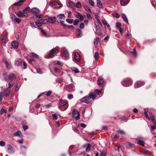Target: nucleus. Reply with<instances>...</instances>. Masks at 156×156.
<instances>
[{
  "label": "nucleus",
  "instance_id": "1",
  "mask_svg": "<svg viewBox=\"0 0 156 156\" xmlns=\"http://www.w3.org/2000/svg\"><path fill=\"white\" fill-rule=\"evenodd\" d=\"M58 49L55 48H53L51 49L48 53L47 56L49 57H46V58H51L56 55L58 53Z\"/></svg>",
  "mask_w": 156,
  "mask_h": 156
},
{
  "label": "nucleus",
  "instance_id": "2",
  "mask_svg": "<svg viewBox=\"0 0 156 156\" xmlns=\"http://www.w3.org/2000/svg\"><path fill=\"white\" fill-rule=\"evenodd\" d=\"M59 105L61 106H66V109L69 106V103L66 100L60 99L59 101Z\"/></svg>",
  "mask_w": 156,
  "mask_h": 156
},
{
  "label": "nucleus",
  "instance_id": "3",
  "mask_svg": "<svg viewBox=\"0 0 156 156\" xmlns=\"http://www.w3.org/2000/svg\"><path fill=\"white\" fill-rule=\"evenodd\" d=\"M122 84L123 85L126 87L129 86L132 84V80L130 79L127 78L124 80L122 82Z\"/></svg>",
  "mask_w": 156,
  "mask_h": 156
},
{
  "label": "nucleus",
  "instance_id": "4",
  "mask_svg": "<svg viewBox=\"0 0 156 156\" xmlns=\"http://www.w3.org/2000/svg\"><path fill=\"white\" fill-rule=\"evenodd\" d=\"M95 25L97 32L96 34L101 36L102 35V31L101 29L100 26L96 25V23H95Z\"/></svg>",
  "mask_w": 156,
  "mask_h": 156
},
{
  "label": "nucleus",
  "instance_id": "5",
  "mask_svg": "<svg viewBox=\"0 0 156 156\" xmlns=\"http://www.w3.org/2000/svg\"><path fill=\"white\" fill-rule=\"evenodd\" d=\"M81 102H83L87 103H89L90 100L89 99V98L88 97H85L84 98H82L80 99Z\"/></svg>",
  "mask_w": 156,
  "mask_h": 156
},
{
  "label": "nucleus",
  "instance_id": "6",
  "mask_svg": "<svg viewBox=\"0 0 156 156\" xmlns=\"http://www.w3.org/2000/svg\"><path fill=\"white\" fill-rule=\"evenodd\" d=\"M144 83L141 81H138L135 84V87L137 88L140 87L144 84Z\"/></svg>",
  "mask_w": 156,
  "mask_h": 156
},
{
  "label": "nucleus",
  "instance_id": "7",
  "mask_svg": "<svg viewBox=\"0 0 156 156\" xmlns=\"http://www.w3.org/2000/svg\"><path fill=\"white\" fill-rule=\"evenodd\" d=\"M6 147L8 152L9 153H13L14 152V150L11 145H8L6 146Z\"/></svg>",
  "mask_w": 156,
  "mask_h": 156
},
{
  "label": "nucleus",
  "instance_id": "8",
  "mask_svg": "<svg viewBox=\"0 0 156 156\" xmlns=\"http://www.w3.org/2000/svg\"><path fill=\"white\" fill-rule=\"evenodd\" d=\"M57 18L60 21L65 19V16L63 14H60L57 16Z\"/></svg>",
  "mask_w": 156,
  "mask_h": 156
},
{
  "label": "nucleus",
  "instance_id": "9",
  "mask_svg": "<svg viewBox=\"0 0 156 156\" xmlns=\"http://www.w3.org/2000/svg\"><path fill=\"white\" fill-rule=\"evenodd\" d=\"M16 15L19 17H26L27 15L25 14L23 12H21L20 11H18L16 13Z\"/></svg>",
  "mask_w": 156,
  "mask_h": 156
},
{
  "label": "nucleus",
  "instance_id": "10",
  "mask_svg": "<svg viewBox=\"0 0 156 156\" xmlns=\"http://www.w3.org/2000/svg\"><path fill=\"white\" fill-rule=\"evenodd\" d=\"M21 60L20 58H18L16 59L15 62V65L17 66H20L21 64Z\"/></svg>",
  "mask_w": 156,
  "mask_h": 156
},
{
  "label": "nucleus",
  "instance_id": "11",
  "mask_svg": "<svg viewBox=\"0 0 156 156\" xmlns=\"http://www.w3.org/2000/svg\"><path fill=\"white\" fill-rule=\"evenodd\" d=\"M66 90L68 92H72L74 90V87L71 85H69L66 86Z\"/></svg>",
  "mask_w": 156,
  "mask_h": 156
},
{
  "label": "nucleus",
  "instance_id": "12",
  "mask_svg": "<svg viewBox=\"0 0 156 156\" xmlns=\"http://www.w3.org/2000/svg\"><path fill=\"white\" fill-rule=\"evenodd\" d=\"M74 58L75 60L78 62L80 60V56L78 53H75L74 54Z\"/></svg>",
  "mask_w": 156,
  "mask_h": 156
},
{
  "label": "nucleus",
  "instance_id": "13",
  "mask_svg": "<svg viewBox=\"0 0 156 156\" xmlns=\"http://www.w3.org/2000/svg\"><path fill=\"white\" fill-rule=\"evenodd\" d=\"M126 147L128 148H132L135 147V146L134 144H131L129 142L126 143Z\"/></svg>",
  "mask_w": 156,
  "mask_h": 156
},
{
  "label": "nucleus",
  "instance_id": "14",
  "mask_svg": "<svg viewBox=\"0 0 156 156\" xmlns=\"http://www.w3.org/2000/svg\"><path fill=\"white\" fill-rule=\"evenodd\" d=\"M16 78V76L13 73H11L9 74L8 79L12 81L14 79Z\"/></svg>",
  "mask_w": 156,
  "mask_h": 156
},
{
  "label": "nucleus",
  "instance_id": "15",
  "mask_svg": "<svg viewBox=\"0 0 156 156\" xmlns=\"http://www.w3.org/2000/svg\"><path fill=\"white\" fill-rule=\"evenodd\" d=\"M11 45L13 48H17L18 47V42L16 41H13L11 43Z\"/></svg>",
  "mask_w": 156,
  "mask_h": 156
},
{
  "label": "nucleus",
  "instance_id": "16",
  "mask_svg": "<svg viewBox=\"0 0 156 156\" xmlns=\"http://www.w3.org/2000/svg\"><path fill=\"white\" fill-rule=\"evenodd\" d=\"M62 56L66 58H67L69 56V54L67 50H64L63 51L62 54Z\"/></svg>",
  "mask_w": 156,
  "mask_h": 156
},
{
  "label": "nucleus",
  "instance_id": "17",
  "mask_svg": "<svg viewBox=\"0 0 156 156\" xmlns=\"http://www.w3.org/2000/svg\"><path fill=\"white\" fill-rule=\"evenodd\" d=\"M13 21L17 23H19L21 21V20L20 19L17 18L15 16H14L13 17H12Z\"/></svg>",
  "mask_w": 156,
  "mask_h": 156
},
{
  "label": "nucleus",
  "instance_id": "18",
  "mask_svg": "<svg viewBox=\"0 0 156 156\" xmlns=\"http://www.w3.org/2000/svg\"><path fill=\"white\" fill-rule=\"evenodd\" d=\"M98 83L99 86H101L104 84L105 82L103 78H101L98 80Z\"/></svg>",
  "mask_w": 156,
  "mask_h": 156
},
{
  "label": "nucleus",
  "instance_id": "19",
  "mask_svg": "<svg viewBox=\"0 0 156 156\" xmlns=\"http://www.w3.org/2000/svg\"><path fill=\"white\" fill-rule=\"evenodd\" d=\"M97 97V95L95 94L94 93H91L90 94L89 96L88 97L89 98V99L90 100L91 98L92 99H94Z\"/></svg>",
  "mask_w": 156,
  "mask_h": 156
},
{
  "label": "nucleus",
  "instance_id": "20",
  "mask_svg": "<svg viewBox=\"0 0 156 156\" xmlns=\"http://www.w3.org/2000/svg\"><path fill=\"white\" fill-rule=\"evenodd\" d=\"M31 10L33 13L35 14H37L40 12L39 10L37 8H33Z\"/></svg>",
  "mask_w": 156,
  "mask_h": 156
},
{
  "label": "nucleus",
  "instance_id": "21",
  "mask_svg": "<svg viewBox=\"0 0 156 156\" xmlns=\"http://www.w3.org/2000/svg\"><path fill=\"white\" fill-rule=\"evenodd\" d=\"M129 0H121L120 1L121 5L124 6L127 4Z\"/></svg>",
  "mask_w": 156,
  "mask_h": 156
},
{
  "label": "nucleus",
  "instance_id": "22",
  "mask_svg": "<svg viewBox=\"0 0 156 156\" xmlns=\"http://www.w3.org/2000/svg\"><path fill=\"white\" fill-rule=\"evenodd\" d=\"M13 135L15 136H17L21 137L22 136V134L21 133L20 131H18L14 133Z\"/></svg>",
  "mask_w": 156,
  "mask_h": 156
},
{
  "label": "nucleus",
  "instance_id": "23",
  "mask_svg": "<svg viewBox=\"0 0 156 156\" xmlns=\"http://www.w3.org/2000/svg\"><path fill=\"white\" fill-rule=\"evenodd\" d=\"M100 40L99 38L97 37H96L94 39V42L96 47H97L98 42L100 41Z\"/></svg>",
  "mask_w": 156,
  "mask_h": 156
},
{
  "label": "nucleus",
  "instance_id": "24",
  "mask_svg": "<svg viewBox=\"0 0 156 156\" xmlns=\"http://www.w3.org/2000/svg\"><path fill=\"white\" fill-rule=\"evenodd\" d=\"M3 61L5 63L7 69H9L11 67V66L8 62L5 59H3Z\"/></svg>",
  "mask_w": 156,
  "mask_h": 156
},
{
  "label": "nucleus",
  "instance_id": "25",
  "mask_svg": "<svg viewBox=\"0 0 156 156\" xmlns=\"http://www.w3.org/2000/svg\"><path fill=\"white\" fill-rule=\"evenodd\" d=\"M52 5L55 8H59L60 7V5L57 2H53L52 3Z\"/></svg>",
  "mask_w": 156,
  "mask_h": 156
},
{
  "label": "nucleus",
  "instance_id": "26",
  "mask_svg": "<svg viewBox=\"0 0 156 156\" xmlns=\"http://www.w3.org/2000/svg\"><path fill=\"white\" fill-rule=\"evenodd\" d=\"M55 17H49L48 19V21L50 23H53L55 20Z\"/></svg>",
  "mask_w": 156,
  "mask_h": 156
},
{
  "label": "nucleus",
  "instance_id": "27",
  "mask_svg": "<svg viewBox=\"0 0 156 156\" xmlns=\"http://www.w3.org/2000/svg\"><path fill=\"white\" fill-rule=\"evenodd\" d=\"M10 92V91L9 90H5L3 93L4 96L5 97L8 96L9 95Z\"/></svg>",
  "mask_w": 156,
  "mask_h": 156
},
{
  "label": "nucleus",
  "instance_id": "28",
  "mask_svg": "<svg viewBox=\"0 0 156 156\" xmlns=\"http://www.w3.org/2000/svg\"><path fill=\"white\" fill-rule=\"evenodd\" d=\"M122 17L123 20L127 23H128V20L126 17V16L124 13H122Z\"/></svg>",
  "mask_w": 156,
  "mask_h": 156
},
{
  "label": "nucleus",
  "instance_id": "29",
  "mask_svg": "<svg viewBox=\"0 0 156 156\" xmlns=\"http://www.w3.org/2000/svg\"><path fill=\"white\" fill-rule=\"evenodd\" d=\"M71 69L73 72H74L75 73H79L80 72L78 69L75 67H72L71 68Z\"/></svg>",
  "mask_w": 156,
  "mask_h": 156
},
{
  "label": "nucleus",
  "instance_id": "30",
  "mask_svg": "<svg viewBox=\"0 0 156 156\" xmlns=\"http://www.w3.org/2000/svg\"><path fill=\"white\" fill-rule=\"evenodd\" d=\"M97 6L100 8L102 7V4L101 1L99 0H97Z\"/></svg>",
  "mask_w": 156,
  "mask_h": 156
},
{
  "label": "nucleus",
  "instance_id": "31",
  "mask_svg": "<svg viewBox=\"0 0 156 156\" xmlns=\"http://www.w3.org/2000/svg\"><path fill=\"white\" fill-rule=\"evenodd\" d=\"M67 4L68 6H72L73 5V2L69 0H67Z\"/></svg>",
  "mask_w": 156,
  "mask_h": 156
},
{
  "label": "nucleus",
  "instance_id": "32",
  "mask_svg": "<svg viewBox=\"0 0 156 156\" xmlns=\"http://www.w3.org/2000/svg\"><path fill=\"white\" fill-rule=\"evenodd\" d=\"M24 0H21L17 3H15V5L20 6L24 2Z\"/></svg>",
  "mask_w": 156,
  "mask_h": 156
},
{
  "label": "nucleus",
  "instance_id": "33",
  "mask_svg": "<svg viewBox=\"0 0 156 156\" xmlns=\"http://www.w3.org/2000/svg\"><path fill=\"white\" fill-rule=\"evenodd\" d=\"M39 20L40 21V22L41 24L42 23L43 24H47L48 23V21L47 20L43 19H41Z\"/></svg>",
  "mask_w": 156,
  "mask_h": 156
},
{
  "label": "nucleus",
  "instance_id": "34",
  "mask_svg": "<svg viewBox=\"0 0 156 156\" xmlns=\"http://www.w3.org/2000/svg\"><path fill=\"white\" fill-rule=\"evenodd\" d=\"M79 114V112L76 110H74L73 112V117H76Z\"/></svg>",
  "mask_w": 156,
  "mask_h": 156
},
{
  "label": "nucleus",
  "instance_id": "35",
  "mask_svg": "<svg viewBox=\"0 0 156 156\" xmlns=\"http://www.w3.org/2000/svg\"><path fill=\"white\" fill-rule=\"evenodd\" d=\"M36 25L38 27H39L41 26V23L39 20H37V22H35Z\"/></svg>",
  "mask_w": 156,
  "mask_h": 156
},
{
  "label": "nucleus",
  "instance_id": "36",
  "mask_svg": "<svg viewBox=\"0 0 156 156\" xmlns=\"http://www.w3.org/2000/svg\"><path fill=\"white\" fill-rule=\"evenodd\" d=\"M112 16L116 18H119L120 17L119 15L117 13H113L112 14Z\"/></svg>",
  "mask_w": 156,
  "mask_h": 156
},
{
  "label": "nucleus",
  "instance_id": "37",
  "mask_svg": "<svg viewBox=\"0 0 156 156\" xmlns=\"http://www.w3.org/2000/svg\"><path fill=\"white\" fill-rule=\"evenodd\" d=\"M102 22L104 25H106L107 26L108 29H110V27L108 24L107 21L105 20H103L102 21Z\"/></svg>",
  "mask_w": 156,
  "mask_h": 156
},
{
  "label": "nucleus",
  "instance_id": "38",
  "mask_svg": "<svg viewBox=\"0 0 156 156\" xmlns=\"http://www.w3.org/2000/svg\"><path fill=\"white\" fill-rule=\"evenodd\" d=\"M6 39V36H3L1 38V41L2 43L4 44L5 42Z\"/></svg>",
  "mask_w": 156,
  "mask_h": 156
},
{
  "label": "nucleus",
  "instance_id": "39",
  "mask_svg": "<svg viewBox=\"0 0 156 156\" xmlns=\"http://www.w3.org/2000/svg\"><path fill=\"white\" fill-rule=\"evenodd\" d=\"M7 112L6 110L4 108H2L0 110V114L2 115L4 113H6Z\"/></svg>",
  "mask_w": 156,
  "mask_h": 156
},
{
  "label": "nucleus",
  "instance_id": "40",
  "mask_svg": "<svg viewBox=\"0 0 156 156\" xmlns=\"http://www.w3.org/2000/svg\"><path fill=\"white\" fill-rule=\"evenodd\" d=\"M30 56L36 58L38 57V55H37L34 53H31L30 54Z\"/></svg>",
  "mask_w": 156,
  "mask_h": 156
},
{
  "label": "nucleus",
  "instance_id": "41",
  "mask_svg": "<svg viewBox=\"0 0 156 156\" xmlns=\"http://www.w3.org/2000/svg\"><path fill=\"white\" fill-rule=\"evenodd\" d=\"M142 152L144 154H148L151 153V152L147 150H144L142 151Z\"/></svg>",
  "mask_w": 156,
  "mask_h": 156
},
{
  "label": "nucleus",
  "instance_id": "42",
  "mask_svg": "<svg viewBox=\"0 0 156 156\" xmlns=\"http://www.w3.org/2000/svg\"><path fill=\"white\" fill-rule=\"evenodd\" d=\"M78 16L77 17L79 19H80L81 20H83V16L81 14L78 13Z\"/></svg>",
  "mask_w": 156,
  "mask_h": 156
},
{
  "label": "nucleus",
  "instance_id": "43",
  "mask_svg": "<svg viewBox=\"0 0 156 156\" xmlns=\"http://www.w3.org/2000/svg\"><path fill=\"white\" fill-rule=\"evenodd\" d=\"M30 10V9L29 7H27L26 9L23 10V12H24L27 13Z\"/></svg>",
  "mask_w": 156,
  "mask_h": 156
},
{
  "label": "nucleus",
  "instance_id": "44",
  "mask_svg": "<svg viewBox=\"0 0 156 156\" xmlns=\"http://www.w3.org/2000/svg\"><path fill=\"white\" fill-rule=\"evenodd\" d=\"M38 29L40 32H42L44 34V36L46 37H48L49 36L47 35V34L44 33V32L43 31V29L42 28H39Z\"/></svg>",
  "mask_w": 156,
  "mask_h": 156
},
{
  "label": "nucleus",
  "instance_id": "45",
  "mask_svg": "<svg viewBox=\"0 0 156 156\" xmlns=\"http://www.w3.org/2000/svg\"><path fill=\"white\" fill-rule=\"evenodd\" d=\"M132 54L135 57H136L137 56L135 48H134L133 49V51L132 52Z\"/></svg>",
  "mask_w": 156,
  "mask_h": 156
},
{
  "label": "nucleus",
  "instance_id": "46",
  "mask_svg": "<svg viewBox=\"0 0 156 156\" xmlns=\"http://www.w3.org/2000/svg\"><path fill=\"white\" fill-rule=\"evenodd\" d=\"M150 118L154 125H155V124H156V122L155 121V118L154 117L153 115H151L150 116Z\"/></svg>",
  "mask_w": 156,
  "mask_h": 156
},
{
  "label": "nucleus",
  "instance_id": "47",
  "mask_svg": "<svg viewBox=\"0 0 156 156\" xmlns=\"http://www.w3.org/2000/svg\"><path fill=\"white\" fill-rule=\"evenodd\" d=\"M137 144L140 145L142 146H144V140H140L138 141L137 142Z\"/></svg>",
  "mask_w": 156,
  "mask_h": 156
},
{
  "label": "nucleus",
  "instance_id": "48",
  "mask_svg": "<svg viewBox=\"0 0 156 156\" xmlns=\"http://www.w3.org/2000/svg\"><path fill=\"white\" fill-rule=\"evenodd\" d=\"M94 58L95 60H97L99 58V54L98 52H96L95 53Z\"/></svg>",
  "mask_w": 156,
  "mask_h": 156
},
{
  "label": "nucleus",
  "instance_id": "49",
  "mask_svg": "<svg viewBox=\"0 0 156 156\" xmlns=\"http://www.w3.org/2000/svg\"><path fill=\"white\" fill-rule=\"evenodd\" d=\"M81 6V3L80 2H78L76 3L75 6L77 8H80Z\"/></svg>",
  "mask_w": 156,
  "mask_h": 156
},
{
  "label": "nucleus",
  "instance_id": "50",
  "mask_svg": "<svg viewBox=\"0 0 156 156\" xmlns=\"http://www.w3.org/2000/svg\"><path fill=\"white\" fill-rule=\"evenodd\" d=\"M117 132L118 133H119V134H126V133H125V132L122 130H118L117 131Z\"/></svg>",
  "mask_w": 156,
  "mask_h": 156
},
{
  "label": "nucleus",
  "instance_id": "51",
  "mask_svg": "<svg viewBox=\"0 0 156 156\" xmlns=\"http://www.w3.org/2000/svg\"><path fill=\"white\" fill-rule=\"evenodd\" d=\"M76 31L78 33L80 37L82 36V33L80 29H78Z\"/></svg>",
  "mask_w": 156,
  "mask_h": 156
},
{
  "label": "nucleus",
  "instance_id": "52",
  "mask_svg": "<svg viewBox=\"0 0 156 156\" xmlns=\"http://www.w3.org/2000/svg\"><path fill=\"white\" fill-rule=\"evenodd\" d=\"M85 9L87 12H91V10L90 8L88 6H85L84 7Z\"/></svg>",
  "mask_w": 156,
  "mask_h": 156
},
{
  "label": "nucleus",
  "instance_id": "53",
  "mask_svg": "<svg viewBox=\"0 0 156 156\" xmlns=\"http://www.w3.org/2000/svg\"><path fill=\"white\" fill-rule=\"evenodd\" d=\"M91 146V145L90 144H88L87 145V148L86 149V151L87 152H88L90 150V147Z\"/></svg>",
  "mask_w": 156,
  "mask_h": 156
},
{
  "label": "nucleus",
  "instance_id": "54",
  "mask_svg": "<svg viewBox=\"0 0 156 156\" xmlns=\"http://www.w3.org/2000/svg\"><path fill=\"white\" fill-rule=\"evenodd\" d=\"M101 90H98V89H95L94 90V93H95L97 94H100L101 93Z\"/></svg>",
  "mask_w": 156,
  "mask_h": 156
},
{
  "label": "nucleus",
  "instance_id": "55",
  "mask_svg": "<svg viewBox=\"0 0 156 156\" xmlns=\"http://www.w3.org/2000/svg\"><path fill=\"white\" fill-rule=\"evenodd\" d=\"M14 83L11 81L9 82L8 83V88H10L13 85Z\"/></svg>",
  "mask_w": 156,
  "mask_h": 156
},
{
  "label": "nucleus",
  "instance_id": "56",
  "mask_svg": "<svg viewBox=\"0 0 156 156\" xmlns=\"http://www.w3.org/2000/svg\"><path fill=\"white\" fill-rule=\"evenodd\" d=\"M53 118L54 119L57 120L58 118L57 115L56 114H53L52 115Z\"/></svg>",
  "mask_w": 156,
  "mask_h": 156
},
{
  "label": "nucleus",
  "instance_id": "57",
  "mask_svg": "<svg viewBox=\"0 0 156 156\" xmlns=\"http://www.w3.org/2000/svg\"><path fill=\"white\" fill-rule=\"evenodd\" d=\"M79 21L78 19H76L74 21L73 23V24L75 25H77L78 23L79 22Z\"/></svg>",
  "mask_w": 156,
  "mask_h": 156
},
{
  "label": "nucleus",
  "instance_id": "58",
  "mask_svg": "<svg viewBox=\"0 0 156 156\" xmlns=\"http://www.w3.org/2000/svg\"><path fill=\"white\" fill-rule=\"evenodd\" d=\"M66 21L69 23H71L73 22V20L72 19H66Z\"/></svg>",
  "mask_w": 156,
  "mask_h": 156
},
{
  "label": "nucleus",
  "instance_id": "59",
  "mask_svg": "<svg viewBox=\"0 0 156 156\" xmlns=\"http://www.w3.org/2000/svg\"><path fill=\"white\" fill-rule=\"evenodd\" d=\"M151 130L153 131L155 128H156V124L154 125H152L151 126Z\"/></svg>",
  "mask_w": 156,
  "mask_h": 156
},
{
  "label": "nucleus",
  "instance_id": "60",
  "mask_svg": "<svg viewBox=\"0 0 156 156\" xmlns=\"http://www.w3.org/2000/svg\"><path fill=\"white\" fill-rule=\"evenodd\" d=\"M73 95L72 94H69L68 95L67 98L68 99H72L73 98Z\"/></svg>",
  "mask_w": 156,
  "mask_h": 156
},
{
  "label": "nucleus",
  "instance_id": "61",
  "mask_svg": "<svg viewBox=\"0 0 156 156\" xmlns=\"http://www.w3.org/2000/svg\"><path fill=\"white\" fill-rule=\"evenodd\" d=\"M89 2L90 4L92 6H93L94 5V3L92 0H89Z\"/></svg>",
  "mask_w": 156,
  "mask_h": 156
},
{
  "label": "nucleus",
  "instance_id": "62",
  "mask_svg": "<svg viewBox=\"0 0 156 156\" xmlns=\"http://www.w3.org/2000/svg\"><path fill=\"white\" fill-rule=\"evenodd\" d=\"M5 145V142L1 141H0V146L3 147Z\"/></svg>",
  "mask_w": 156,
  "mask_h": 156
},
{
  "label": "nucleus",
  "instance_id": "63",
  "mask_svg": "<svg viewBox=\"0 0 156 156\" xmlns=\"http://www.w3.org/2000/svg\"><path fill=\"white\" fill-rule=\"evenodd\" d=\"M106 153L105 152H101L100 156H106Z\"/></svg>",
  "mask_w": 156,
  "mask_h": 156
},
{
  "label": "nucleus",
  "instance_id": "64",
  "mask_svg": "<svg viewBox=\"0 0 156 156\" xmlns=\"http://www.w3.org/2000/svg\"><path fill=\"white\" fill-rule=\"evenodd\" d=\"M84 24L83 23H81L80 24V27L81 29H83L84 28Z\"/></svg>",
  "mask_w": 156,
  "mask_h": 156
}]
</instances>
